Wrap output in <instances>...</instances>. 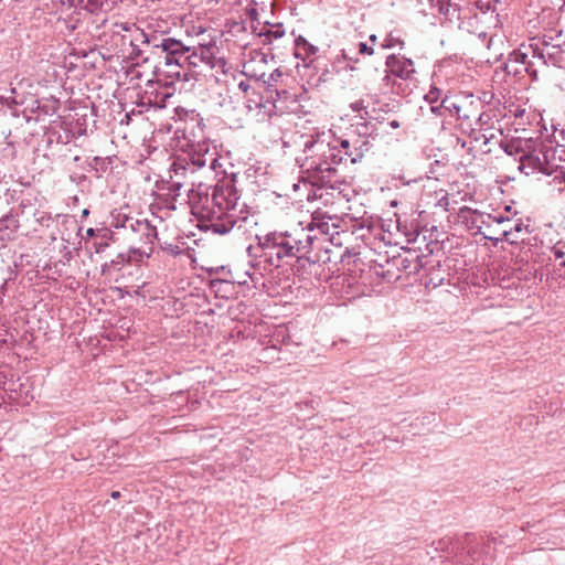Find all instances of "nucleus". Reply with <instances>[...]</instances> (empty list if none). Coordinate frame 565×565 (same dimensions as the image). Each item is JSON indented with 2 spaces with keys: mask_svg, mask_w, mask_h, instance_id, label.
Returning <instances> with one entry per match:
<instances>
[{
  "mask_svg": "<svg viewBox=\"0 0 565 565\" xmlns=\"http://www.w3.org/2000/svg\"><path fill=\"white\" fill-rule=\"evenodd\" d=\"M218 166L221 164L218 163L216 152L211 150L205 143H198L184 157H178L172 168L175 174H179L180 171L181 174H185L188 171L194 173L205 167L214 171Z\"/></svg>",
  "mask_w": 565,
  "mask_h": 565,
  "instance_id": "nucleus-5",
  "label": "nucleus"
},
{
  "mask_svg": "<svg viewBox=\"0 0 565 565\" xmlns=\"http://www.w3.org/2000/svg\"><path fill=\"white\" fill-rule=\"evenodd\" d=\"M552 254L554 255V257L556 259H563L565 256L564 250L561 247H558L557 245L552 247Z\"/></svg>",
  "mask_w": 565,
  "mask_h": 565,
  "instance_id": "nucleus-35",
  "label": "nucleus"
},
{
  "mask_svg": "<svg viewBox=\"0 0 565 565\" xmlns=\"http://www.w3.org/2000/svg\"><path fill=\"white\" fill-rule=\"evenodd\" d=\"M302 51H303V54L306 55V57H309L311 55H316L319 51V49L317 46H315L313 44L307 42L305 44V46L302 47Z\"/></svg>",
  "mask_w": 565,
  "mask_h": 565,
  "instance_id": "nucleus-31",
  "label": "nucleus"
},
{
  "mask_svg": "<svg viewBox=\"0 0 565 565\" xmlns=\"http://www.w3.org/2000/svg\"><path fill=\"white\" fill-rule=\"evenodd\" d=\"M19 227V217L17 213H13V211H10L0 218V233H6L8 237L14 235Z\"/></svg>",
  "mask_w": 565,
  "mask_h": 565,
  "instance_id": "nucleus-16",
  "label": "nucleus"
},
{
  "mask_svg": "<svg viewBox=\"0 0 565 565\" xmlns=\"http://www.w3.org/2000/svg\"><path fill=\"white\" fill-rule=\"evenodd\" d=\"M524 114H525V109L520 107V106H518L515 108V111H514V117L515 118H522Z\"/></svg>",
  "mask_w": 565,
  "mask_h": 565,
  "instance_id": "nucleus-38",
  "label": "nucleus"
},
{
  "mask_svg": "<svg viewBox=\"0 0 565 565\" xmlns=\"http://www.w3.org/2000/svg\"><path fill=\"white\" fill-rule=\"evenodd\" d=\"M527 57L529 53L526 52L521 50L512 51L509 54L508 61L503 64V71L508 75L520 76L524 71V66L529 63Z\"/></svg>",
  "mask_w": 565,
  "mask_h": 565,
  "instance_id": "nucleus-14",
  "label": "nucleus"
},
{
  "mask_svg": "<svg viewBox=\"0 0 565 565\" xmlns=\"http://www.w3.org/2000/svg\"><path fill=\"white\" fill-rule=\"evenodd\" d=\"M359 126L361 127V128H359V134L360 135L369 134V124L367 122L360 124Z\"/></svg>",
  "mask_w": 565,
  "mask_h": 565,
  "instance_id": "nucleus-37",
  "label": "nucleus"
},
{
  "mask_svg": "<svg viewBox=\"0 0 565 565\" xmlns=\"http://www.w3.org/2000/svg\"><path fill=\"white\" fill-rule=\"evenodd\" d=\"M281 76L282 72L279 68H276L269 75L268 85H271L273 82H277Z\"/></svg>",
  "mask_w": 565,
  "mask_h": 565,
  "instance_id": "nucleus-34",
  "label": "nucleus"
},
{
  "mask_svg": "<svg viewBox=\"0 0 565 565\" xmlns=\"http://www.w3.org/2000/svg\"><path fill=\"white\" fill-rule=\"evenodd\" d=\"M562 38V33L556 35V40ZM563 43L557 41L554 43V38L544 34L542 39L533 40L529 45L532 57L543 66L563 67L565 62Z\"/></svg>",
  "mask_w": 565,
  "mask_h": 565,
  "instance_id": "nucleus-7",
  "label": "nucleus"
},
{
  "mask_svg": "<svg viewBox=\"0 0 565 565\" xmlns=\"http://www.w3.org/2000/svg\"><path fill=\"white\" fill-rule=\"evenodd\" d=\"M129 260H130V256L127 257L125 254H118L110 262L103 264L102 274L103 275L107 274L110 270V268H116V269L120 270L121 267L126 263H129Z\"/></svg>",
  "mask_w": 565,
  "mask_h": 565,
  "instance_id": "nucleus-20",
  "label": "nucleus"
},
{
  "mask_svg": "<svg viewBox=\"0 0 565 565\" xmlns=\"http://www.w3.org/2000/svg\"><path fill=\"white\" fill-rule=\"evenodd\" d=\"M163 56H160V61L154 65V77L157 82H161L163 79H178V81H189V73L183 71L173 58L167 55V53H162Z\"/></svg>",
  "mask_w": 565,
  "mask_h": 565,
  "instance_id": "nucleus-11",
  "label": "nucleus"
},
{
  "mask_svg": "<svg viewBox=\"0 0 565 565\" xmlns=\"http://www.w3.org/2000/svg\"><path fill=\"white\" fill-rule=\"evenodd\" d=\"M521 231H522V223H516L513 228L503 232V237L507 242L513 244V243H515V241L511 238L512 235L514 234V232H521Z\"/></svg>",
  "mask_w": 565,
  "mask_h": 565,
  "instance_id": "nucleus-28",
  "label": "nucleus"
},
{
  "mask_svg": "<svg viewBox=\"0 0 565 565\" xmlns=\"http://www.w3.org/2000/svg\"><path fill=\"white\" fill-rule=\"evenodd\" d=\"M342 57L348 61V64L350 63H359L360 62V58H359V54H358V51H356V46L355 45H350V46H347V47H342Z\"/></svg>",
  "mask_w": 565,
  "mask_h": 565,
  "instance_id": "nucleus-22",
  "label": "nucleus"
},
{
  "mask_svg": "<svg viewBox=\"0 0 565 565\" xmlns=\"http://www.w3.org/2000/svg\"><path fill=\"white\" fill-rule=\"evenodd\" d=\"M191 212L205 227L215 234L225 235L232 230L245 233L256 224L233 181H223L213 188L198 184L188 193Z\"/></svg>",
  "mask_w": 565,
  "mask_h": 565,
  "instance_id": "nucleus-1",
  "label": "nucleus"
},
{
  "mask_svg": "<svg viewBox=\"0 0 565 565\" xmlns=\"http://www.w3.org/2000/svg\"><path fill=\"white\" fill-rule=\"evenodd\" d=\"M369 40L372 42V43H375L376 40H377V36L375 34H371Z\"/></svg>",
  "mask_w": 565,
  "mask_h": 565,
  "instance_id": "nucleus-45",
  "label": "nucleus"
},
{
  "mask_svg": "<svg viewBox=\"0 0 565 565\" xmlns=\"http://www.w3.org/2000/svg\"><path fill=\"white\" fill-rule=\"evenodd\" d=\"M305 152L308 154L300 167L309 174L312 184L335 189L337 166L344 160L340 142L331 145L324 140L311 138L305 143Z\"/></svg>",
  "mask_w": 565,
  "mask_h": 565,
  "instance_id": "nucleus-3",
  "label": "nucleus"
},
{
  "mask_svg": "<svg viewBox=\"0 0 565 565\" xmlns=\"http://www.w3.org/2000/svg\"><path fill=\"white\" fill-rule=\"evenodd\" d=\"M329 61L331 62L333 68H337L338 71L340 68H343V67H348L349 64H347L345 66H342L343 63H348V61H345L343 57H342V49L339 50V52L337 54H334L333 56H330L329 57Z\"/></svg>",
  "mask_w": 565,
  "mask_h": 565,
  "instance_id": "nucleus-25",
  "label": "nucleus"
},
{
  "mask_svg": "<svg viewBox=\"0 0 565 565\" xmlns=\"http://www.w3.org/2000/svg\"><path fill=\"white\" fill-rule=\"evenodd\" d=\"M526 140L527 139L508 142L503 145V150L509 156L520 154L521 157L523 154V148L525 147Z\"/></svg>",
  "mask_w": 565,
  "mask_h": 565,
  "instance_id": "nucleus-21",
  "label": "nucleus"
},
{
  "mask_svg": "<svg viewBox=\"0 0 565 565\" xmlns=\"http://www.w3.org/2000/svg\"><path fill=\"white\" fill-rule=\"evenodd\" d=\"M445 95L440 88L431 86L424 96V99L430 105V111L436 116L441 117L445 115V108H439V104Z\"/></svg>",
  "mask_w": 565,
  "mask_h": 565,
  "instance_id": "nucleus-15",
  "label": "nucleus"
},
{
  "mask_svg": "<svg viewBox=\"0 0 565 565\" xmlns=\"http://www.w3.org/2000/svg\"><path fill=\"white\" fill-rule=\"evenodd\" d=\"M316 230L321 234H328L329 224L311 221L306 227L256 235L257 245H249L246 252L250 258L260 257L269 266L280 268L289 265V260L299 259L312 250L313 242L318 238L312 234Z\"/></svg>",
  "mask_w": 565,
  "mask_h": 565,
  "instance_id": "nucleus-2",
  "label": "nucleus"
},
{
  "mask_svg": "<svg viewBox=\"0 0 565 565\" xmlns=\"http://www.w3.org/2000/svg\"><path fill=\"white\" fill-rule=\"evenodd\" d=\"M308 41L302 36V35H299L296 40H295V43H296V47L297 50H302V47L305 46V44L307 43Z\"/></svg>",
  "mask_w": 565,
  "mask_h": 565,
  "instance_id": "nucleus-36",
  "label": "nucleus"
},
{
  "mask_svg": "<svg viewBox=\"0 0 565 565\" xmlns=\"http://www.w3.org/2000/svg\"><path fill=\"white\" fill-rule=\"evenodd\" d=\"M561 266L565 268V259L561 263Z\"/></svg>",
  "mask_w": 565,
  "mask_h": 565,
  "instance_id": "nucleus-50",
  "label": "nucleus"
},
{
  "mask_svg": "<svg viewBox=\"0 0 565 565\" xmlns=\"http://www.w3.org/2000/svg\"><path fill=\"white\" fill-rule=\"evenodd\" d=\"M182 188L181 182H171L168 186V193L161 194L160 196L163 198V202L166 203L168 209L175 210L174 202L177 198L180 195V190Z\"/></svg>",
  "mask_w": 565,
  "mask_h": 565,
  "instance_id": "nucleus-18",
  "label": "nucleus"
},
{
  "mask_svg": "<svg viewBox=\"0 0 565 565\" xmlns=\"http://www.w3.org/2000/svg\"><path fill=\"white\" fill-rule=\"evenodd\" d=\"M152 47L160 50L161 53H167L170 58H173L178 65L189 73V78L193 75L192 66L190 64L191 50L190 45L184 44L182 41L174 38H162L160 42L153 43Z\"/></svg>",
  "mask_w": 565,
  "mask_h": 565,
  "instance_id": "nucleus-10",
  "label": "nucleus"
},
{
  "mask_svg": "<svg viewBox=\"0 0 565 565\" xmlns=\"http://www.w3.org/2000/svg\"><path fill=\"white\" fill-rule=\"evenodd\" d=\"M358 54H366L372 55L374 50L372 46H369L365 42H359L355 44Z\"/></svg>",
  "mask_w": 565,
  "mask_h": 565,
  "instance_id": "nucleus-29",
  "label": "nucleus"
},
{
  "mask_svg": "<svg viewBox=\"0 0 565 565\" xmlns=\"http://www.w3.org/2000/svg\"><path fill=\"white\" fill-rule=\"evenodd\" d=\"M523 72H526L533 79H537V68L535 67V62L529 61L526 66H524Z\"/></svg>",
  "mask_w": 565,
  "mask_h": 565,
  "instance_id": "nucleus-30",
  "label": "nucleus"
},
{
  "mask_svg": "<svg viewBox=\"0 0 565 565\" xmlns=\"http://www.w3.org/2000/svg\"><path fill=\"white\" fill-rule=\"evenodd\" d=\"M403 45L404 41L398 36L393 35V33L387 34L381 44L383 49H393L395 46L402 47Z\"/></svg>",
  "mask_w": 565,
  "mask_h": 565,
  "instance_id": "nucleus-24",
  "label": "nucleus"
},
{
  "mask_svg": "<svg viewBox=\"0 0 565 565\" xmlns=\"http://www.w3.org/2000/svg\"><path fill=\"white\" fill-rule=\"evenodd\" d=\"M108 247L109 243L106 239H102L99 242L94 243V249L97 254L104 253Z\"/></svg>",
  "mask_w": 565,
  "mask_h": 565,
  "instance_id": "nucleus-32",
  "label": "nucleus"
},
{
  "mask_svg": "<svg viewBox=\"0 0 565 565\" xmlns=\"http://www.w3.org/2000/svg\"><path fill=\"white\" fill-rule=\"evenodd\" d=\"M131 54L135 56V57H139L141 56L142 54V51L139 50L138 47H134L132 51H131Z\"/></svg>",
  "mask_w": 565,
  "mask_h": 565,
  "instance_id": "nucleus-42",
  "label": "nucleus"
},
{
  "mask_svg": "<svg viewBox=\"0 0 565 565\" xmlns=\"http://www.w3.org/2000/svg\"><path fill=\"white\" fill-rule=\"evenodd\" d=\"M95 233H96V232H95V230H94V228H87V231H86V236H87V237H93V236H95Z\"/></svg>",
  "mask_w": 565,
  "mask_h": 565,
  "instance_id": "nucleus-43",
  "label": "nucleus"
},
{
  "mask_svg": "<svg viewBox=\"0 0 565 565\" xmlns=\"http://www.w3.org/2000/svg\"><path fill=\"white\" fill-rule=\"evenodd\" d=\"M492 119H493V115L491 114V111H479L478 110V115L477 117L473 118L475 120V127L476 129H479V130H486V129H489V128H492Z\"/></svg>",
  "mask_w": 565,
  "mask_h": 565,
  "instance_id": "nucleus-19",
  "label": "nucleus"
},
{
  "mask_svg": "<svg viewBox=\"0 0 565 565\" xmlns=\"http://www.w3.org/2000/svg\"><path fill=\"white\" fill-rule=\"evenodd\" d=\"M388 126H390L391 128H393V129H397V128H399V127H401V124H399V121H398V120H395V119H394V120H391V121L388 122Z\"/></svg>",
  "mask_w": 565,
  "mask_h": 565,
  "instance_id": "nucleus-41",
  "label": "nucleus"
},
{
  "mask_svg": "<svg viewBox=\"0 0 565 565\" xmlns=\"http://www.w3.org/2000/svg\"><path fill=\"white\" fill-rule=\"evenodd\" d=\"M11 95L10 96H0L1 103H4L10 109L15 108L18 105L21 104V102H18L14 97L15 88L10 89Z\"/></svg>",
  "mask_w": 565,
  "mask_h": 565,
  "instance_id": "nucleus-26",
  "label": "nucleus"
},
{
  "mask_svg": "<svg viewBox=\"0 0 565 565\" xmlns=\"http://www.w3.org/2000/svg\"><path fill=\"white\" fill-rule=\"evenodd\" d=\"M482 106L479 99H475L473 95H466L461 97H450L448 93L443 97L439 108H445L450 117L461 120L472 127L473 118L477 117L478 110Z\"/></svg>",
  "mask_w": 565,
  "mask_h": 565,
  "instance_id": "nucleus-8",
  "label": "nucleus"
},
{
  "mask_svg": "<svg viewBox=\"0 0 565 565\" xmlns=\"http://www.w3.org/2000/svg\"><path fill=\"white\" fill-rule=\"evenodd\" d=\"M262 34L268 39H271V38L280 39L285 34V29L281 23H278V24L270 25V28Z\"/></svg>",
  "mask_w": 565,
  "mask_h": 565,
  "instance_id": "nucleus-23",
  "label": "nucleus"
},
{
  "mask_svg": "<svg viewBox=\"0 0 565 565\" xmlns=\"http://www.w3.org/2000/svg\"><path fill=\"white\" fill-rule=\"evenodd\" d=\"M110 497H111L113 499H118V498L120 497V492H119V491H113V492H111V494H110Z\"/></svg>",
  "mask_w": 565,
  "mask_h": 565,
  "instance_id": "nucleus-44",
  "label": "nucleus"
},
{
  "mask_svg": "<svg viewBox=\"0 0 565 565\" xmlns=\"http://www.w3.org/2000/svg\"><path fill=\"white\" fill-rule=\"evenodd\" d=\"M88 213H89V212H88V210H86V209L83 211V215H87Z\"/></svg>",
  "mask_w": 565,
  "mask_h": 565,
  "instance_id": "nucleus-49",
  "label": "nucleus"
},
{
  "mask_svg": "<svg viewBox=\"0 0 565 565\" xmlns=\"http://www.w3.org/2000/svg\"><path fill=\"white\" fill-rule=\"evenodd\" d=\"M385 65L391 74L402 79H409L415 73L414 62L405 56L391 54L386 57Z\"/></svg>",
  "mask_w": 565,
  "mask_h": 565,
  "instance_id": "nucleus-12",
  "label": "nucleus"
},
{
  "mask_svg": "<svg viewBox=\"0 0 565 565\" xmlns=\"http://www.w3.org/2000/svg\"><path fill=\"white\" fill-rule=\"evenodd\" d=\"M351 109L353 111H365V115H367L366 106L364 105V100L360 99L351 104Z\"/></svg>",
  "mask_w": 565,
  "mask_h": 565,
  "instance_id": "nucleus-33",
  "label": "nucleus"
},
{
  "mask_svg": "<svg viewBox=\"0 0 565 565\" xmlns=\"http://www.w3.org/2000/svg\"><path fill=\"white\" fill-rule=\"evenodd\" d=\"M192 73H196V70L201 66H205L209 70H223L226 65V61L217 56L220 50L214 41L209 43H198L190 45Z\"/></svg>",
  "mask_w": 565,
  "mask_h": 565,
  "instance_id": "nucleus-9",
  "label": "nucleus"
},
{
  "mask_svg": "<svg viewBox=\"0 0 565 565\" xmlns=\"http://www.w3.org/2000/svg\"><path fill=\"white\" fill-rule=\"evenodd\" d=\"M6 286H7V281H4L3 285L1 286V294L2 295H4Z\"/></svg>",
  "mask_w": 565,
  "mask_h": 565,
  "instance_id": "nucleus-46",
  "label": "nucleus"
},
{
  "mask_svg": "<svg viewBox=\"0 0 565 565\" xmlns=\"http://www.w3.org/2000/svg\"><path fill=\"white\" fill-rule=\"evenodd\" d=\"M210 289L220 298H228L233 289V284L226 279H212L210 281Z\"/></svg>",
  "mask_w": 565,
  "mask_h": 565,
  "instance_id": "nucleus-17",
  "label": "nucleus"
},
{
  "mask_svg": "<svg viewBox=\"0 0 565 565\" xmlns=\"http://www.w3.org/2000/svg\"><path fill=\"white\" fill-rule=\"evenodd\" d=\"M161 248L171 256H179L183 253V249L177 244L164 243Z\"/></svg>",
  "mask_w": 565,
  "mask_h": 565,
  "instance_id": "nucleus-27",
  "label": "nucleus"
},
{
  "mask_svg": "<svg viewBox=\"0 0 565 565\" xmlns=\"http://www.w3.org/2000/svg\"><path fill=\"white\" fill-rule=\"evenodd\" d=\"M121 227L131 232L132 239L141 244L139 247H131L130 253L138 255L140 258L150 257L153 252L154 239L158 236L156 227L146 218L136 220L128 216L122 221Z\"/></svg>",
  "mask_w": 565,
  "mask_h": 565,
  "instance_id": "nucleus-6",
  "label": "nucleus"
},
{
  "mask_svg": "<svg viewBox=\"0 0 565 565\" xmlns=\"http://www.w3.org/2000/svg\"><path fill=\"white\" fill-rule=\"evenodd\" d=\"M340 147L344 159H349L351 163H356L363 158L364 153L369 151L370 143L367 140L361 139H355L354 142H351L348 139H342L340 141Z\"/></svg>",
  "mask_w": 565,
  "mask_h": 565,
  "instance_id": "nucleus-13",
  "label": "nucleus"
},
{
  "mask_svg": "<svg viewBox=\"0 0 565 565\" xmlns=\"http://www.w3.org/2000/svg\"><path fill=\"white\" fill-rule=\"evenodd\" d=\"M557 149L540 139H527L523 154L519 158V170L526 175L544 173L555 174V180L562 177L565 181V171L559 166L561 158L556 157Z\"/></svg>",
  "mask_w": 565,
  "mask_h": 565,
  "instance_id": "nucleus-4",
  "label": "nucleus"
},
{
  "mask_svg": "<svg viewBox=\"0 0 565 565\" xmlns=\"http://www.w3.org/2000/svg\"><path fill=\"white\" fill-rule=\"evenodd\" d=\"M490 541H493V542H494L495 540H494V539H492V540L487 539V542H488V543H487V546H488V547H490V546H489Z\"/></svg>",
  "mask_w": 565,
  "mask_h": 565,
  "instance_id": "nucleus-48",
  "label": "nucleus"
},
{
  "mask_svg": "<svg viewBox=\"0 0 565 565\" xmlns=\"http://www.w3.org/2000/svg\"><path fill=\"white\" fill-rule=\"evenodd\" d=\"M238 88H239L242 92L246 93V92L248 90V88H249V84H248L247 82L242 81V82L238 84Z\"/></svg>",
  "mask_w": 565,
  "mask_h": 565,
  "instance_id": "nucleus-40",
  "label": "nucleus"
},
{
  "mask_svg": "<svg viewBox=\"0 0 565 565\" xmlns=\"http://www.w3.org/2000/svg\"><path fill=\"white\" fill-rule=\"evenodd\" d=\"M450 9H452L454 11H457L458 10L457 4L449 2L446 11H444L443 8H440V11L448 14Z\"/></svg>",
  "mask_w": 565,
  "mask_h": 565,
  "instance_id": "nucleus-39",
  "label": "nucleus"
},
{
  "mask_svg": "<svg viewBox=\"0 0 565 565\" xmlns=\"http://www.w3.org/2000/svg\"><path fill=\"white\" fill-rule=\"evenodd\" d=\"M94 162H103V160L99 157H95Z\"/></svg>",
  "mask_w": 565,
  "mask_h": 565,
  "instance_id": "nucleus-47",
  "label": "nucleus"
}]
</instances>
